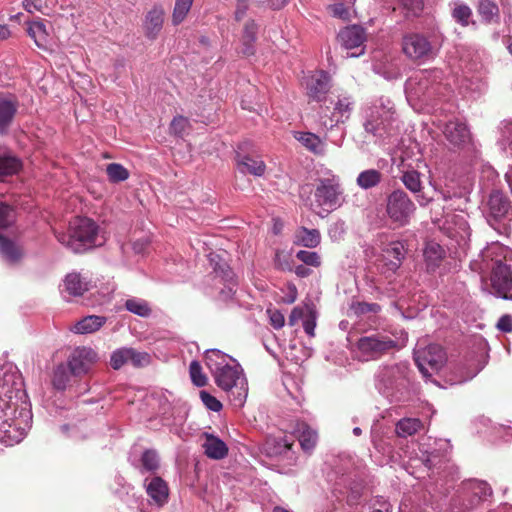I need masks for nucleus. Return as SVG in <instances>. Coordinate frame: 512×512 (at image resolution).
<instances>
[{
	"mask_svg": "<svg viewBox=\"0 0 512 512\" xmlns=\"http://www.w3.org/2000/svg\"><path fill=\"white\" fill-rule=\"evenodd\" d=\"M205 364L215 384L227 394L231 405L241 408L247 399L248 384L238 361L218 349H208L205 351Z\"/></svg>",
	"mask_w": 512,
	"mask_h": 512,
	"instance_id": "nucleus-1",
	"label": "nucleus"
},
{
	"mask_svg": "<svg viewBox=\"0 0 512 512\" xmlns=\"http://www.w3.org/2000/svg\"><path fill=\"white\" fill-rule=\"evenodd\" d=\"M374 387L390 403L406 402L417 391L407 362L379 365L374 373Z\"/></svg>",
	"mask_w": 512,
	"mask_h": 512,
	"instance_id": "nucleus-2",
	"label": "nucleus"
},
{
	"mask_svg": "<svg viewBox=\"0 0 512 512\" xmlns=\"http://www.w3.org/2000/svg\"><path fill=\"white\" fill-rule=\"evenodd\" d=\"M443 72L439 69L423 70L409 78L405 84L406 98L412 106L434 105L436 98L446 97L449 88L443 84Z\"/></svg>",
	"mask_w": 512,
	"mask_h": 512,
	"instance_id": "nucleus-3",
	"label": "nucleus"
},
{
	"mask_svg": "<svg viewBox=\"0 0 512 512\" xmlns=\"http://www.w3.org/2000/svg\"><path fill=\"white\" fill-rule=\"evenodd\" d=\"M57 240L75 253L101 246L105 242L104 233L98 225L86 217H77L70 222L68 233L56 232Z\"/></svg>",
	"mask_w": 512,
	"mask_h": 512,
	"instance_id": "nucleus-4",
	"label": "nucleus"
},
{
	"mask_svg": "<svg viewBox=\"0 0 512 512\" xmlns=\"http://www.w3.org/2000/svg\"><path fill=\"white\" fill-rule=\"evenodd\" d=\"M32 425L31 405L25 393L24 399L14 401L8 415L0 422V443L14 446L20 443Z\"/></svg>",
	"mask_w": 512,
	"mask_h": 512,
	"instance_id": "nucleus-5",
	"label": "nucleus"
},
{
	"mask_svg": "<svg viewBox=\"0 0 512 512\" xmlns=\"http://www.w3.org/2000/svg\"><path fill=\"white\" fill-rule=\"evenodd\" d=\"M313 196L311 208L320 217L340 208L345 202V195L339 176L325 170L316 180Z\"/></svg>",
	"mask_w": 512,
	"mask_h": 512,
	"instance_id": "nucleus-6",
	"label": "nucleus"
},
{
	"mask_svg": "<svg viewBox=\"0 0 512 512\" xmlns=\"http://www.w3.org/2000/svg\"><path fill=\"white\" fill-rule=\"evenodd\" d=\"M363 127L366 133L376 139L394 135L397 128L394 105L389 98L380 97L371 103L363 115Z\"/></svg>",
	"mask_w": 512,
	"mask_h": 512,
	"instance_id": "nucleus-7",
	"label": "nucleus"
},
{
	"mask_svg": "<svg viewBox=\"0 0 512 512\" xmlns=\"http://www.w3.org/2000/svg\"><path fill=\"white\" fill-rule=\"evenodd\" d=\"M407 340V333L402 329L363 336L357 342L358 356L362 361L374 360L392 350L404 347Z\"/></svg>",
	"mask_w": 512,
	"mask_h": 512,
	"instance_id": "nucleus-8",
	"label": "nucleus"
},
{
	"mask_svg": "<svg viewBox=\"0 0 512 512\" xmlns=\"http://www.w3.org/2000/svg\"><path fill=\"white\" fill-rule=\"evenodd\" d=\"M25 390L18 368L6 363L0 367V422L12 409L13 402L24 399Z\"/></svg>",
	"mask_w": 512,
	"mask_h": 512,
	"instance_id": "nucleus-9",
	"label": "nucleus"
},
{
	"mask_svg": "<svg viewBox=\"0 0 512 512\" xmlns=\"http://www.w3.org/2000/svg\"><path fill=\"white\" fill-rule=\"evenodd\" d=\"M436 37L428 38L420 32H408L402 36L401 47L404 55L414 62L425 63L433 60L440 49Z\"/></svg>",
	"mask_w": 512,
	"mask_h": 512,
	"instance_id": "nucleus-10",
	"label": "nucleus"
},
{
	"mask_svg": "<svg viewBox=\"0 0 512 512\" xmlns=\"http://www.w3.org/2000/svg\"><path fill=\"white\" fill-rule=\"evenodd\" d=\"M493 494L489 483L470 479L463 484L460 496L452 504V512H471L487 501Z\"/></svg>",
	"mask_w": 512,
	"mask_h": 512,
	"instance_id": "nucleus-11",
	"label": "nucleus"
},
{
	"mask_svg": "<svg viewBox=\"0 0 512 512\" xmlns=\"http://www.w3.org/2000/svg\"><path fill=\"white\" fill-rule=\"evenodd\" d=\"M385 204L388 218L400 227L408 225L416 211L415 203L400 188L393 190L387 195Z\"/></svg>",
	"mask_w": 512,
	"mask_h": 512,
	"instance_id": "nucleus-12",
	"label": "nucleus"
},
{
	"mask_svg": "<svg viewBox=\"0 0 512 512\" xmlns=\"http://www.w3.org/2000/svg\"><path fill=\"white\" fill-rule=\"evenodd\" d=\"M414 359L423 377L429 378L444 366L446 353L438 344L418 346L414 351Z\"/></svg>",
	"mask_w": 512,
	"mask_h": 512,
	"instance_id": "nucleus-13",
	"label": "nucleus"
},
{
	"mask_svg": "<svg viewBox=\"0 0 512 512\" xmlns=\"http://www.w3.org/2000/svg\"><path fill=\"white\" fill-rule=\"evenodd\" d=\"M15 222L12 207L0 203V255L10 264L17 263L22 257L21 249L4 234V231Z\"/></svg>",
	"mask_w": 512,
	"mask_h": 512,
	"instance_id": "nucleus-14",
	"label": "nucleus"
},
{
	"mask_svg": "<svg viewBox=\"0 0 512 512\" xmlns=\"http://www.w3.org/2000/svg\"><path fill=\"white\" fill-rule=\"evenodd\" d=\"M331 103L333 104L331 116L328 114V108L320 112V124L326 129H332L340 123H345L350 118L355 106L354 98L346 92L339 93L335 100H331Z\"/></svg>",
	"mask_w": 512,
	"mask_h": 512,
	"instance_id": "nucleus-15",
	"label": "nucleus"
},
{
	"mask_svg": "<svg viewBox=\"0 0 512 512\" xmlns=\"http://www.w3.org/2000/svg\"><path fill=\"white\" fill-rule=\"evenodd\" d=\"M98 361V353L93 348L79 346L74 348L69 354L67 365L73 376H83L90 373Z\"/></svg>",
	"mask_w": 512,
	"mask_h": 512,
	"instance_id": "nucleus-16",
	"label": "nucleus"
},
{
	"mask_svg": "<svg viewBox=\"0 0 512 512\" xmlns=\"http://www.w3.org/2000/svg\"><path fill=\"white\" fill-rule=\"evenodd\" d=\"M446 445L442 440L427 438L420 443L417 457L428 470H432L442 462Z\"/></svg>",
	"mask_w": 512,
	"mask_h": 512,
	"instance_id": "nucleus-17",
	"label": "nucleus"
},
{
	"mask_svg": "<svg viewBox=\"0 0 512 512\" xmlns=\"http://www.w3.org/2000/svg\"><path fill=\"white\" fill-rule=\"evenodd\" d=\"M491 286L497 296L506 300H512L511 267L502 262H497L492 271Z\"/></svg>",
	"mask_w": 512,
	"mask_h": 512,
	"instance_id": "nucleus-18",
	"label": "nucleus"
},
{
	"mask_svg": "<svg viewBox=\"0 0 512 512\" xmlns=\"http://www.w3.org/2000/svg\"><path fill=\"white\" fill-rule=\"evenodd\" d=\"M214 285L219 290V299L228 301L232 299L237 282L233 271L226 263L219 264L214 267Z\"/></svg>",
	"mask_w": 512,
	"mask_h": 512,
	"instance_id": "nucleus-19",
	"label": "nucleus"
},
{
	"mask_svg": "<svg viewBox=\"0 0 512 512\" xmlns=\"http://www.w3.org/2000/svg\"><path fill=\"white\" fill-rule=\"evenodd\" d=\"M487 205V220L491 225H493L492 221L499 222L511 219V203L501 192H492L489 196Z\"/></svg>",
	"mask_w": 512,
	"mask_h": 512,
	"instance_id": "nucleus-20",
	"label": "nucleus"
},
{
	"mask_svg": "<svg viewBox=\"0 0 512 512\" xmlns=\"http://www.w3.org/2000/svg\"><path fill=\"white\" fill-rule=\"evenodd\" d=\"M430 184L442 196L443 200L463 198L470 193V186L465 181L453 177H445Z\"/></svg>",
	"mask_w": 512,
	"mask_h": 512,
	"instance_id": "nucleus-21",
	"label": "nucleus"
},
{
	"mask_svg": "<svg viewBox=\"0 0 512 512\" xmlns=\"http://www.w3.org/2000/svg\"><path fill=\"white\" fill-rule=\"evenodd\" d=\"M143 486L149 497L150 504L162 507L168 502L169 488L167 483L161 477L154 476L151 478H145Z\"/></svg>",
	"mask_w": 512,
	"mask_h": 512,
	"instance_id": "nucleus-22",
	"label": "nucleus"
},
{
	"mask_svg": "<svg viewBox=\"0 0 512 512\" xmlns=\"http://www.w3.org/2000/svg\"><path fill=\"white\" fill-rule=\"evenodd\" d=\"M308 95L315 101H322L330 89V76L325 71H317L307 77Z\"/></svg>",
	"mask_w": 512,
	"mask_h": 512,
	"instance_id": "nucleus-23",
	"label": "nucleus"
},
{
	"mask_svg": "<svg viewBox=\"0 0 512 512\" xmlns=\"http://www.w3.org/2000/svg\"><path fill=\"white\" fill-rule=\"evenodd\" d=\"M400 180L406 189L415 195L416 201L420 206H427L431 202V198L427 197L423 192L421 173L413 169L406 170L402 172Z\"/></svg>",
	"mask_w": 512,
	"mask_h": 512,
	"instance_id": "nucleus-24",
	"label": "nucleus"
},
{
	"mask_svg": "<svg viewBox=\"0 0 512 512\" xmlns=\"http://www.w3.org/2000/svg\"><path fill=\"white\" fill-rule=\"evenodd\" d=\"M443 134L454 147H462L470 141L467 125L460 121H449L443 127Z\"/></svg>",
	"mask_w": 512,
	"mask_h": 512,
	"instance_id": "nucleus-25",
	"label": "nucleus"
},
{
	"mask_svg": "<svg viewBox=\"0 0 512 512\" xmlns=\"http://www.w3.org/2000/svg\"><path fill=\"white\" fill-rule=\"evenodd\" d=\"M164 15L165 11L161 5H155L147 12L143 27L149 39H155L162 30Z\"/></svg>",
	"mask_w": 512,
	"mask_h": 512,
	"instance_id": "nucleus-26",
	"label": "nucleus"
},
{
	"mask_svg": "<svg viewBox=\"0 0 512 512\" xmlns=\"http://www.w3.org/2000/svg\"><path fill=\"white\" fill-rule=\"evenodd\" d=\"M338 39L347 50L360 48L366 40V33L363 27L352 25L342 29L338 34Z\"/></svg>",
	"mask_w": 512,
	"mask_h": 512,
	"instance_id": "nucleus-27",
	"label": "nucleus"
},
{
	"mask_svg": "<svg viewBox=\"0 0 512 512\" xmlns=\"http://www.w3.org/2000/svg\"><path fill=\"white\" fill-rule=\"evenodd\" d=\"M383 252L386 271L394 273L400 267L401 261L404 258V245L399 241H393L383 249Z\"/></svg>",
	"mask_w": 512,
	"mask_h": 512,
	"instance_id": "nucleus-28",
	"label": "nucleus"
},
{
	"mask_svg": "<svg viewBox=\"0 0 512 512\" xmlns=\"http://www.w3.org/2000/svg\"><path fill=\"white\" fill-rule=\"evenodd\" d=\"M65 291L71 296H81L89 290L90 281L86 276L78 272H71L66 275L63 281Z\"/></svg>",
	"mask_w": 512,
	"mask_h": 512,
	"instance_id": "nucleus-29",
	"label": "nucleus"
},
{
	"mask_svg": "<svg viewBox=\"0 0 512 512\" xmlns=\"http://www.w3.org/2000/svg\"><path fill=\"white\" fill-rule=\"evenodd\" d=\"M423 256L426 270L434 272L440 266L445 256V250L437 242L429 241L425 245Z\"/></svg>",
	"mask_w": 512,
	"mask_h": 512,
	"instance_id": "nucleus-30",
	"label": "nucleus"
},
{
	"mask_svg": "<svg viewBox=\"0 0 512 512\" xmlns=\"http://www.w3.org/2000/svg\"><path fill=\"white\" fill-rule=\"evenodd\" d=\"M205 441L202 444L204 453L211 459H223L228 454V447L220 438L205 433Z\"/></svg>",
	"mask_w": 512,
	"mask_h": 512,
	"instance_id": "nucleus-31",
	"label": "nucleus"
},
{
	"mask_svg": "<svg viewBox=\"0 0 512 512\" xmlns=\"http://www.w3.org/2000/svg\"><path fill=\"white\" fill-rule=\"evenodd\" d=\"M107 318L99 315H88L77 321L72 327L75 334H91L100 330L106 323Z\"/></svg>",
	"mask_w": 512,
	"mask_h": 512,
	"instance_id": "nucleus-32",
	"label": "nucleus"
},
{
	"mask_svg": "<svg viewBox=\"0 0 512 512\" xmlns=\"http://www.w3.org/2000/svg\"><path fill=\"white\" fill-rule=\"evenodd\" d=\"M294 432L297 433L303 451L311 452L317 443V432L304 422H297Z\"/></svg>",
	"mask_w": 512,
	"mask_h": 512,
	"instance_id": "nucleus-33",
	"label": "nucleus"
},
{
	"mask_svg": "<svg viewBox=\"0 0 512 512\" xmlns=\"http://www.w3.org/2000/svg\"><path fill=\"white\" fill-rule=\"evenodd\" d=\"M21 161L0 146V181L16 174L21 169Z\"/></svg>",
	"mask_w": 512,
	"mask_h": 512,
	"instance_id": "nucleus-34",
	"label": "nucleus"
},
{
	"mask_svg": "<svg viewBox=\"0 0 512 512\" xmlns=\"http://www.w3.org/2000/svg\"><path fill=\"white\" fill-rule=\"evenodd\" d=\"M17 106L10 97L0 95V134H3L10 125Z\"/></svg>",
	"mask_w": 512,
	"mask_h": 512,
	"instance_id": "nucleus-35",
	"label": "nucleus"
},
{
	"mask_svg": "<svg viewBox=\"0 0 512 512\" xmlns=\"http://www.w3.org/2000/svg\"><path fill=\"white\" fill-rule=\"evenodd\" d=\"M258 26L257 24L251 20L248 21L244 26V31L242 35V48L241 53L244 56H252L255 53L254 43L256 41Z\"/></svg>",
	"mask_w": 512,
	"mask_h": 512,
	"instance_id": "nucleus-36",
	"label": "nucleus"
},
{
	"mask_svg": "<svg viewBox=\"0 0 512 512\" xmlns=\"http://www.w3.org/2000/svg\"><path fill=\"white\" fill-rule=\"evenodd\" d=\"M294 137L314 154L323 155L325 153V143L316 134L311 132H296Z\"/></svg>",
	"mask_w": 512,
	"mask_h": 512,
	"instance_id": "nucleus-37",
	"label": "nucleus"
},
{
	"mask_svg": "<svg viewBox=\"0 0 512 512\" xmlns=\"http://www.w3.org/2000/svg\"><path fill=\"white\" fill-rule=\"evenodd\" d=\"M239 170L242 173H250L254 176H262L265 173L266 165L260 157L243 156L238 161Z\"/></svg>",
	"mask_w": 512,
	"mask_h": 512,
	"instance_id": "nucleus-38",
	"label": "nucleus"
},
{
	"mask_svg": "<svg viewBox=\"0 0 512 512\" xmlns=\"http://www.w3.org/2000/svg\"><path fill=\"white\" fill-rule=\"evenodd\" d=\"M396 9L407 20L418 18L424 10V0H398Z\"/></svg>",
	"mask_w": 512,
	"mask_h": 512,
	"instance_id": "nucleus-39",
	"label": "nucleus"
},
{
	"mask_svg": "<svg viewBox=\"0 0 512 512\" xmlns=\"http://www.w3.org/2000/svg\"><path fill=\"white\" fill-rule=\"evenodd\" d=\"M383 180V174L377 169H367L360 172L356 178V184L363 190H369L378 186Z\"/></svg>",
	"mask_w": 512,
	"mask_h": 512,
	"instance_id": "nucleus-40",
	"label": "nucleus"
},
{
	"mask_svg": "<svg viewBox=\"0 0 512 512\" xmlns=\"http://www.w3.org/2000/svg\"><path fill=\"white\" fill-rule=\"evenodd\" d=\"M321 240L320 232L317 229L301 227L296 231L295 243L307 248H315Z\"/></svg>",
	"mask_w": 512,
	"mask_h": 512,
	"instance_id": "nucleus-41",
	"label": "nucleus"
},
{
	"mask_svg": "<svg viewBox=\"0 0 512 512\" xmlns=\"http://www.w3.org/2000/svg\"><path fill=\"white\" fill-rule=\"evenodd\" d=\"M27 32L39 48H46L49 34L42 21L31 22L28 26Z\"/></svg>",
	"mask_w": 512,
	"mask_h": 512,
	"instance_id": "nucleus-42",
	"label": "nucleus"
},
{
	"mask_svg": "<svg viewBox=\"0 0 512 512\" xmlns=\"http://www.w3.org/2000/svg\"><path fill=\"white\" fill-rule=\"evenodd\" d=\"M61 432L75 440H82L88 437V424L84 420L76 423H67L60 427Z\"/></svg>",
	"mask_w": 512,
	"mask_h": 512,
	"instance_id": "nucleus-43",
	"label": "nucleus"
},
{
	"mask_svg": "<svg viewBox=\"0 0 512 512\" xmlns=\"http://www.w3.org/2000/svg\"><path fill=\"white\" fill-rule=\"evenodd\" d=\"M477 11L486 23L498 22L499 20V8L491 0H480Z\"/></svg>",
	"mask_w": 512,
	"mask_h": 512,
	"instance_id": "nucleus-44",
	"label": "nucleus"
},
{
	"mask_svg": "<svg viewBox=\"0 0 512 512\" xmlns=\"http://www.w3.org/2000/svg\"><path fill=\"white\" fill-rule=\"evenodd\" d=\"M124 307L127 311L140 317H148L151 314L149 303L141 298L132 297L127 299Z\"/></svg>",
	"mask_w": 512,
	"mask_h": 512,
	"instance_id": "nucleus-45",
	"label": "nucleus"
},
{
	"mask_svg": "<svg viewBox=\"0 0 512 512\" xmlns=\"http://www.w3.org/2000/svg\"><path fill=\"white\" fill-rule=\"evenodd\" d=\"M422 427V423L416 418H403L396 424V433L400 437L412 436Z\"/></svg>",
	"mask_w": 512,
	"mask_h": 512,
	"instance_id": "nucleus-46",
	"label": "nucleus"
},
{
	"mask_svg": "<svg viewBox=\"0 0 512 512\" xmlns=\"http://www.w3.org/2000/svg\"><path fill=\"white\" fill-rule=\"evenodd\" d=\"M71 372L67 363L56 366L53 372L52 383L57 390H64L70 382Z\"/></svg>",
	"mask_w": 512,
	"mask_h": 512,
	"instance_id": "nucleus-47",
	"label": "nucleus"
},
{
	"mask_svg": "<svg viewBox=\"0 0 512 512\" xmlns=\"http://www.w3.org/2000/svg\"><path fill=\"white\" fill-rule=\"evenodd\" d=\"M159 468V456L155 450H146L141 456V473H154Z\"/></svg>",
	"mask_w": 512,
	"mask_h": 512,
	"instance_id": "nucleus-48",
	"label": "nucleus"
},
{
	"mask_svg": "<svg viewBox=\"0 0 512 512\" xmlns=\"http://www.w3.org/2000/svg\"><path fill=\"white\" fill-rule=\"evenodd\" d=\"M354 2L355 0H340L337 3L330 5L328 9L333 17L342 20H349L351 17V8Z\"/></svg>",
	"mask_w": 512,
	"mask_h": 512,
	"instance_id": "nucleus-49",
	"label": "nucleus"
},
{
	"mask_svg": "<svg viewBox=\"0 0 512 512\" xmlns=\"http://www.w3.org/2000/svg\"><path fill=\"white\" fill-rule=\"evenodd\" d=\"M194 0H175V5L172 13L173 25H179L184 21L188 15Z\"/></svg>",
	"mask_w": 512,
	"mask_h": 512,
	"instance_id": "nucleus-50",
	"label": "nucleus"
},
{
	"mask_svg": "<svg viewBox=\"0 0 512 512\" xmlns=\"http://www.w3.org/2000/svg\"><path fill=\"white\" fill-rule=\"evenodd\" d=\"M451 14L457 23L462 26H468L472 17V10L464 3L454 2Z\"/></svg>",
	"mask_w": 512,
	"mask_h": 512,
	"instance_id": "nucleus-51",
	"label": "nucleus"
},
{
	"mask_svg": "<svg viewBox=\"0 0 512 512\" xmlns=\"http://www.w3.org/2000/svg\"><path fill=\"white\" fill-rule=\"evenodd\" d=\"M130 348L123 347L115 350L110 357V364L113 369L118 370L124 364L130 363Z\"/></svg>",
	"mask_w": 512,
	"mask_h": 512,
	"instance_id": "nucleus-52",
	"label": "nucleus"
},
{
	"mask_svg": "<svg viewBox=\"0 0 512 512\" xmlns=\"http://www.w3.org/2000/svg\"><path fill=\"white\" fill-rule=\"evenodd\" d=\"M109 180L112 182H121L129 177V172L125 167L118 163H111L106 168Z\"/></svg>",
	"mask_w": 512,
	"mask_h": 512,
	"instance_id": "nucleus-53",
	"label": "nucleus"
},
{
	"mask_svg": "<svg viewBox=\"0 0 512 512\" xmlns=\"http://www.w3.org/2000/svg\"><path fill=\"white\" fill-rule=\"evenodd\" d=\"M191 380L197 387H203L207 383V377L202 371V367L198 361H192L189 366Z\"/></svg>",
	"mask_w": 512,
	"mask_h": 512,
	"instance_id": "nucleus-54",
	"label": "nucleus"
},
{
	"mask_svg": "<svg viewBox=\"0 0 512 512\" xmlns=\"http://www.w3.org/2000/svg\"><path fill=\"white\" fill-rule=\"evenodd\" d=\"M190 128V122L188 118L183 116H176L173 118L170 124V131L175 136L183 137Z\"/></svg>",
	"mask_w": 512,
	"mask_h": 512,
	"instance_id": "nucleus-55",
	"label": "nucleus"
},
{
	"mask_svg": "<svg viewBox=\"0 0 512 512\" xmlns=\"http://www.w3.org/2000/svg\"><path fill=\"white\" fill-rule=\"evenodd\" d=\"M296 257L308 266L319 267L321 265L320 255L315 251L300 250L296 253Z\"/></svg>",
	"mask_w": 512,
	"mask_h": 512,
	"instance_id": "nucleus-56",
	"label": "nucleus"
},
{
	"mask_svg": "<svg viewBox=\"0 0 512 512\" xmlns=\"http://www.w3.org/2000/svg\"><path fill=\"white\" fill-rule=\"evenodd\" d=\"M130 363L135 367H144L150 364L151 356L146 352H140L130 348Z\"/></svg>",
	"mask_w": 512,
	"mask_h": 512,
	"instance_id": "nucleus-57",
	"label": "nucleus"
},
{
	"mask_svg": "<svg viewBox=\"0 0 512 512\" xmlns=\"http://www.w3.org/2000/svg\"><path fill=\"white\" fill-rule=\"evenodd\" d=\"M485 366V363H479L476 367L471 370H467L465 373H461L459 376L455 378H450L449 382L451 385L464 383L473 377H475Z\"/></svg>",
	"mask_w": 512,
	"mask_h": 512,
	"instance_id": "nucleus-58",
	"label": "nucleus"
},
{
	"mask_svg": "<svg viewBox=\"0 0 512 512\" xmlns=\"http://www.w3.org/2000/svg\"><path fill=\"white\" fill-rule=\"evenodd\" d=\"M200 398H201L202 402L204 403V405L209 410H211L213 412H219L222 409L221 402L216 397L211 395L210 393H208L206 391H201Z\"/></svg>",
	"mask_w": 512,
	"mask_h": 512,
	"instance_id": "nucleus-59",
	"label": "nucleus"
},
{
	"mask_svg": "<svg viewBox=\"0 0 512 512\" xmlns=\"http://www.w3.org/2000/svg\"><path fill=\"white\" fill-rule=\"evenodd\" d=\"M353 309L358 315L376 314L380 311V306L377 303L358 302L353 306Z\"/></svg>",
	"mask_w": 512,
	"mask_h": 512,
	"instance_id": "nucleus-60",
	"label": "nucleus"
},
{
	"mask_svg": "<svg viewBox=\"0 0 512 512\" xmlns=\"http://www.w3.org/2000/svg\"><path fill=\"white\" fill-rule=\"evenodd\" d=\"M267 313L269 314L270 324L275 329H280L285 324V318L284 315L279 310H268Z\"/></svg>",
	"mask_w": 512,
	"mask_h": 512,
	"instance_id": "nucleus-61",
	"label": "nucleus"
},
{
	"mask_svg": "<svg viewBox=\"0 0 512 512\" xmlns=\"http://www.w3.org/2000/svg\"><path fill=\"white\" fill-rule=\"evenodd\" d=\"M23 8L29 12H40L42 11L45 1L44 0H22Z\"/></svg>",
	"mask_w": 512,
	"mask_h": 512,
	"instance_id": "nucleus-62",
	"label": "nucleus"
},
{
	"mask_svg": "<svg viewBox=\"0 0 512 512\" xmlns=\"http://www.w3.org/2000/svg\"><path fill=\"white\" fill-rule=\"evenodd\" d=\"M496 327L505 333L512 332V316L509 314H505L501 316L497 322Z\"/></svg>",
	"mask_w": 512,
	"mask_h": 512,
	"instance_id": "nucleus-63",
	"label": "nucleus"
},
{
	"mask_svg": "<svg viewBox=\"0 0 512 512\" xmlns=\"http://www.w3.org/2000/svg\"><path fill=\"white\" fill-rule=\"evenodd\" d=\"M293 442H294V440L291 435L290 436L285 435L283 438H280L278 441L277 452L283 453V452L289 451L293 445Z\"/></svg>",
	"mask_w": 512,
	"mask_h": 512,
	"instance_id": "nucleus-64",
	"label": "nucleus"
}]
</instances>
